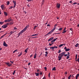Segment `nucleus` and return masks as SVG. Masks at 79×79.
I'll list each match as a JSON object with an SVG mask.
<instances>
[{
    "mask_svg": "<svg viewBox=\"0 0 79 79\" xmlns=\"http://www.w3.org/2000/svg\"><path fill=\"white\" fill-rule=\"evenodd\" d=\"M66 27H65L64 30V31H65V30H66Z\"/></svg>",
    "mask_w": 79,
    "mask_h": 79,
    "instance_id": "774afa93",
    "label": "nucleus"
},
{
    "mask_svg": "<svg viewBox=\"0 0 79 79\" xmlns=\"http://www.w3.org/2000/svg\"><path fill=\"white\" fill-rule=\"evenodd\" d=\"M6 34H7V32H6V33L5 34H4L3 35V36H4L6 35Z\"/></svg>",
    "mask_w": 79,
    "mask_h": 79,
    "instance_id": "5fc2aeb1",
    "label": "nucleus"
},
{
    "mask_svg": "<svg viewBox=\"0 0 79 79\" xmlns=\"http://www.w3.org/2000/svg\"><path fill=\"white\" fill-rule=\"evenodd\" d=\"M47 26H50V25L49 24H48L47 25Z\"/></svg>",
    "mask_w": 79,
    "mask_h": 79,
    "instance_id": "680f3d73",
    "label": "nucleus"
},
{
    "mask_svg": "<svg viewBox=\"0 0 79 79\" xmlns=\"http://www.w3.org/2000/svg\"><path fill=\"white\" fill-rule=\"evenodd\" d=\"M77 54H76V58H75L76 60H77Z\"/></svg>",
    "mask_w": 79,
    "mask_h": 79,
    "instance_id": "58836bf2",
    "label": "nucleus"
},
{
    "mask_svg": "<svg viewBox=\"0 0 79 79\" xmlns=\"http://www.w3.org/2000/svg\"><path fill=\"white\" fill-rule=\"evenodd\" d=\"M69 56H67V59L68 60V59H69Z\"/></svg>",
    "mask_w": 79,
    "mask_h": 79,
    "instance_id": "37998d69",
    "label": "nucleus"
},
{
    "mask_svg": "<svg viewBox=\"0 0 79 79\" xmlns=\"http://www.w3.org/2000/svg\"><path fill=\"white\" fill-rule=\"evenodd\" d=\"M63 44H61L60 45H59V47H62V46H63Z\"/></svg>",
    "mask_w": 79,
    "mask_h": 79,
    "instance_id": "c756f323",
    "label": "nucleus"
},
{
    "mask_svg": "<svg viewBox=\"0 0 79 79\" xmlns=\"http://www.w3.org/2000/svg\"><path fill=\"white\" fill-rule=\"evenodd\" d=\"M69 3H73V2H72V1H71L69 2Z\"/></svg>",
    "mask_w": 79,
    "mask_h": 79,
    "instance_id": "603ef678",
    "label": "nucleus"
},
{
    "mask_svg": "<svg viewBox=\"0 0 79 79\" xmlns=\"http://www.w3.org/2000/svg\"><path fill=\"white\" fill-rule=\"evenodd\" d=\"M61 52V50H59V52H58V53H60Z\"/></svg>",
    "mask_w": 79,
    "mask_h": 79,
    "instance_id": "7c9ffc66",
    "label": "nucleus"
},
{
    "mask_svg": "<svg viewBox=\"0 0 79 79\" xmlns=\"http://www.w3.org/2000/svg\"><path fill=\"white\" fill-rule=\"evenodd\" d=\"M48 76L49 77H50V73H49Z\"/></svg>",
    "mask_w": 79,
    "mask_h": 79,
    "instance_id": "4c0bfd02",
    "label": "nucleus"
},
{
    "mask_svg": "<svg viewBox=\"0 0 79 79\" xmlns=\"http://www.w3.org/2000/svg\"><path fill=\"white\" fill-rule=\"evenodd\" d=\"M52 44H50V43H49V46H51V45H53V43L52 42Z\"/></svg>",
    "mask_w": 79,
    "mask_h": 79,
    "instance_id": "c85d7f7f",
    "label": "nucleus"
},
{
    "mask_svg": "<svg viewBox=\"0 0 79 79\" xmlns=\"http://www.w3.org/2000/svg\"><path fill=\"white\" fill-rule=\"evenodd\" d=\"M25 52H26V53H27V48L24 51Z\"/></svg>",
    "mask_w": 79,
    "mask_h": 79,
    "instance_id": "bb28decb",
    "label": "nucleus"
},
{
    "mask_svg": "<svg viewBox=\"0 0 79 79\" xmlns=\"http://www.w3.org/2000/svg\"><path fill=\"white\" fill-rule=\"evenodd\" d=\"M17 51H18V50H15L13 52V53H15V52H17Z\"/></svg>",
    "mask_w": 79,
    "mask_h": 79,
    "instance_id": "c9c22d12",
    "label": "nucleus"
},
{
    "mask_svg": "<svg viewBox=\"0 0 79 79\" xmlns=\"http://www.w3.org/2000/svg\"><path fill=\"white\" fill-rule=\"evenodd\" d=\"M44 69H45V71H47V67H45L44 68Z\"/></svg>",
    "mask_w": 79,
    "mask_h": 79,
    "instance_id": "864d4df0",
    "label": "nucleus"
},
{
    "mask_svg": "<svg viewBox=\"0 0 79 79\" xmlns=\"http://www.w3.org/2000/svg\"><path fill=\"white\" fill-rule=\"evenodd\" d=\"M1 7L2 10H5V7H4V5H2L1 6Z\"/></svg>",
    "mask_w": 79,
    "mask_h": 79,
    "instance_id": "1a4fd4ad",
    "label": "nucleus"
},
{
    "mask_svg": "<svg viewBox=\"0 0 79 79\" xmlns=\"http://www.w3.org/2000/svg\"><path fill=\"white\" fill-rule=\"evenodd\" d=\"M8 25H9V23H7L6 24L4 25L3 26H2V27L3 29H5V28H6L8 26Z\"/></svg>",
    "mask_w": 79,
    "mask_h": 79,
    "instance_id": "7ed1b4c3",
    "label": "nucleus"
},
{
    "mask_svg": "<svg viewBox=\"0 0 79 79\" xmlns=\"http://www.w3.org/2000/svg\"><path fill=\"white\" fill-rule=\"evenodd\" d=\"M12 64H9V65H8V66H9V67L11 66V65H12Z\"/></svg>",
    "mask_w": 79,
    "mask_h": 79,
    "instance_id": "79ce46f5",
    "label": "nucleus"
},
{
    "mask_svg": "<svg viewBox=\"0 0 79 79\" xmlns=\"http://www.w3.org/2000/svg\"><path fill=\"white\" fill-rule=\"evenodd\" d=\"M27 6H28V7H29V8H30V6H29V4H27Z\"/></svg>",
    "mask_w": 79,
    "mask_h": 79,
    "instance_id": "8fccbe9b",
    "label": "nucleus"
},
{
    "mask_svg": "<svg viewBox=\"0 0 79 79\" xmlns=\"http://www.w3.org/2000/svg\"><path fill=\"white\" fill-rule=\"evenodd\" d=\"M54 48H58V47L57 46H54Z\"/></svg>",
    "mask_w": 79,
    "mask_h": 79,
    "instance_id": "a18cd8bd",
    "label": "nucleus"
},
{
    "mask_svg": "<svg viewBox=\"0 0 79 79\" xmlns=\"http://www.w3.org/2000/svg\"><path fill=\"white\" fill-rule=\"evenodd\" d=\"M45 53H46V54L45 55V56L46 57H47V55H48V52L47 51H46L45 52Z\"/></svg>",
    "mask_w": 79,
    "mask_h": 79,
    "instance_id": "f8f14e48",
    "label": "nucleus"
},
{
    "mask_svg": "<svg viewBox=\"0 0 79 79\" xmlns=\"http://www.w3.org/2000/svg\"><path fill=\"white\" fill-rule=\"evenodd\" d=\"M31 64V63L29 62L28 63V65H30Z\"/></svg>",
    "mask_w": 79,
    "mask_h": 79,
    "instance_id": "69168bd1",
    "label": "nucleus"
},
{
    "mask_svg": "<svg viewBox=\"0 0 79 79\" xmlns=\"http://www.w3.org/2000/svg\"><path fill=\"white\" fill-rule=\"evenodd\" d=\"M13 8V6H10V8H9V9H11Z\"/></svg>",
    "mask_w": 79,
    "mask_h": 79,
    "instance_id": "ea45409f",
    "label": "nucleus"
},
{
    "mask_svg": "<svg viewBox=\"0 0 79 79\" xmlns=\"http://www.w3.org/2000/svg\"><path fill=\"white\" fill-rule=\"evenodd\" d=\"M78 45H79V44L77 43L74 46L76 47H78Z\"/></svg>",
    "mask_w": 79,
    "mask_h": 79,
    "instance_id": "6ab92c4d",
    "label": "nucleus"
},
{
    "mask_svg": "<svg viewBox=\"0 0 79 79\" xmlns=\"http://www.w3.org/2000/svg\"><path fill=\"white\" fill-rule=\"evenodd\" d=\"M10 24L11 25V24H13V22H12L11 23H10Z\"/></svg>",
    "mask_w": 79,
    "mask_h": 79,
    "instance_id": "a19ab883",
    "label": "nucleus"
},
{
    "mask_svg": "<svg viewBox=\"0 0 79 79\" xmlns=\"http://www.w3.org/2000/svg\"><path fill=\"white\" fill-rule=\"evenodd\" d=\"M61 34V33H55V34Z\"/></svg>",
    "mask_w": 79,
    "mask_h": 79,
    "instance_id": "6e6d98bb",
    "label": "nucleus"
},
{
    "mask_svg": "<svg viewBox=\"0 0 79 79\" xmlns=\"http://www.w3.org/2000/svg\"><path fill=\"white\" fill-rule=\"evenodd\" d=\"M3 45L4 47H8V44H6L5 41L3 42Z\"/></svg>",
    "mask_w": 79,
    "mask_h": 79,
    "instance_id": "6e6552de",
    "label": "nucleus"
},
{
    "mask_svg": "<svg viewBox=\"0 0 79 79\" xmlns=\"http://www.w3.org/2000/svg\"><path fill=\"white\" fill-rule=\"evenodd\" d=\"M64 49L65 50V51L66 52H68V51H69L70 50V49L69 48H68L67 49V48L66 47H65L64 48Z\"/></svg>",
    "mask_w": 79,
    "mask_h": 79,
    "instance_id": "0eeeda50",
    "label": "nucleus"
},
{
    "mask_svg": "<svg viewBox=\"0 0 79 79\" xmlns=\"http://www.w3.org/2000/svg\"><path fill=\"white\" fill-rule=\"evenodd\" d=\"M18 36H17V37H19V36L20 35H19V34H18Z\"/></svg>",
    "mask_w": 79,
    "mask_h": 79,
    "instance_id": "13d9d810",
    "label": "nucleus"
},
{
    "mask_svg": "<svg viewBox=\"0 0 79 79\" xmlns=\"http://www.w3.org/2000/svg\"><path fill=\"white\" fill-rule=\"evenodd\" d=\"M4 23V22H0V24H1V25L2 24H3Z\"/></svg>",
    "mask_w": 79,
    "mask_h": 79,
    "instance_id": "b1692460",
    "label": "nucleus"
},
{
    "mask_svg": "<svg viewBox=\"0 0 79 79\" xmlns=\"http://www.w3.org/2000/svg\"><path fill=\"white\" fill-rule=\"evenodd\" d=\"M9 4H10V2L8 1L7 2V5H9Z\"/></svg>",
    "mask_w": 79,
    "mask_h": 79,
    "instance_id": "e433bc0d",
    "label": "nucleus"
},
{
    "mask_svg": "<svg viewBox=\"0 0 79 79\" xmlns=\"http://www.w3.org/2000/svg\"><path fill=\"white\" fill-rule=\"evenodd\" d=\"M71 75H70L68 77V79H70L71 78Z\"/></svg>",
    "mask_w": 79,
    "mask_h": 79,
    "instance_id": "473e14b6",
    "label": "nucleus"
},
{
    "mask_svg": "<svg viewBox=\"0 0 79 79\" xmlns=\"http://www.w3.org/2000/svg\"><path fill=\"white\" fill-rule=\"evenodd\" d=\"M28 2H32V1H33V0H27Z\"/></svg>",
    "mask_w": 79,
    "mask_h": 79,
    "instance_id": "2f4dec72",
    "label": "nucleus"
},
{
    "mask_svg": "<svg viewBox=\"0 0 79 79\" xmlns=\"http://www.w3.org/2000/svg\"><path fill=\"white\" fill-rule=\"evenodd\" d=\"M15 74V71H14L13 73V75H14V74Z\"/></svg>",
    "mask_w": 79,
    "mask_h": 79,
    "instance_id": "09e8293b",
    "label": "nucleus"
},
{
    "mask_svg": "<svg viewBox=\"0 0 79 79\" xmlns=\"http://www.w3.org/2000/svg\"><path fill=\"white\" fill-rule=\"evenodd\" d=\"M70 31H73V30H72V28L70 29Z\"/></svg>",
    "mask_w": 79,
    "mask_h": 79,
    "instance_id": "338daca9",
    "label": "nucleus"
},
{
    "mask_svg": "<svg viewBox=\"0 0 79 79\" xmlns=\"http://www.w3.org/2000/svg\"><path fill=\"white\" fill-rule=\"evenodd\" d=\"M22 52H21L19 55H18V56L19 57V56H21V55H22Z\"/></svg>",
    "mask_w": 79,
    "mask_h": 79,
    "instance_id": "a211bd4d",
    "label": "nucleus"
},
{
    "mask_svg": "<svg viewBox=\"0 0 79 79\" xmlns=\"http://www.w3.org/2000/svg\"><path fill=\"white\" fill-rule=\"evenodd\" d=\"M14 30H17V28H16V27H15L14 28Z\"/></svg>",
    "mask_w": 79,
    "mask_h": 79,
    "instance_id": "3c124183",
    "label": "nucleus"
},
{
    "mask_svg": "<svg viewBox=\"0 0 79 79\" xmlns=\"http://www.w3.org/2000/svg\"><path fill=\"white\" fill-rule=\"evenodd\" d=\"M45 50H46V51H47V50H48V49H47V47L45 48Z\"/></svg>",
    "mask_w": 79,
    "mask_h": 79,
    "instance_id": "f704fd0d",
    "label": "nucleus"
},
{
    "mask_svg": "<svg viewBox=\"0 0 79 79\" xmlns=\"http://www.w3.org/2000/svg\"><path fill=\"white\" fill-rule=\"evenodd\" d=\"M65 53H66L65 52H63L62 53L59 54L58 56L59 61H60V60H61V59L62 57H63V56H68V54H64Z\"/></svg>",
    "mask_w": 79,
    "mask_h": 79,
    "instance_id": "f257e3e1",
    "label": "nucleus"
},
{
    "mask_svg": "<svg viewBox=\"0 0 79 79\" xmlns=\"http://www.w3.org/2000/svg\"><path fill=\"white\" fill-rule=\"evenodd\" d=\"M46 77H44L42 79H45Z\"/></svg>",
    "mask_w": 79,
    "mask_h": 79,
    "instance_id": "e2e57ef3",
    "label": "nucleus"
},
{
    "mask_svg": "<svg viewBox=\"0 0 79 79\" xmlns=\"http://www.w3.org/2000/svg\"><path fill=\"white\" fill-rule=\"evenodd\" d=\"M36 57H37V53H35V54L34 55V58H36Z\"/></svg>",
    "mask_w": 79,
    "mask_h": 79,
    "instance_id": "dca6fc26",
    "label": "nucleus"
},
{
    "mask_svg": "<svg viewBox=\"0 0 79 79\" xmlns=\"http://www.w3.org/2000/svg\"><path fill=\"white\" fill-rule=\"evenodd\" d=\"M5 23H7V22H8V20H6L4 21Z\"/></svg>",
    "mask_w": 79,
    "mask_h": 79,
    "instance_id": "72a5a7b5",
    "label": "nucleus"
},
{
    "mask_svg": "<svg viewBox=\"0 0 79 79\" xmlns=\"http://www.w3.org/2000/svg\"><path fill=\"white\" fill-rule=\"evenodd\" d=\"M15 32H16V31H11L10 32V33H9V34H10V35H11V34H13V33H15Z\"/></svg>",
    "mask_w": 79,
    "mask_h": 79,
    "instance_id": "4468645a",
    "label": "nucleus"
},
{
    "mask_svg": "<svg viewBox=\"0 0 79 79\" xmlns=\"http://www.w3.org/2000/svg\"><path fill=\"white\" fill-rule=\"evenodd\" d=\"M71 77H72V78H74V76H73V75H72V76H71Z\"/></svg>",
    "mask_w": 79,
    "mask_h": 79,
    "instance_id": "052dcab7",
    "label": "nucleus"
},
{
    "mask_svg": "<svg viewBox=\"0 0 79 79\" xmlns=\"http://www.w3.org/2000/svg\"><path fill=\"white\" fill-rule=\"evenodd\" d=\"M54 39V37H52L51 38H50L48 40V42H50V41H51L52 40H53V39Z\"/></svg>",
    "mask_w": 79,
    "mask_h": 79,
    "instance_id": "9b49d317",
    "label": "nucleus"
},
{
    "mask_svg": "<svg viewBox=\"0 0 79 79\" xmlns=\"http://www.w3.org/2000/svg\"><path fill=\"white\" fill-rule=\"evenodd\" d=\"M55 70V71H56V68L55 67H54V68H52V71H53V70Z\"/></svg>",
    "mask_w": 79,
    "mask_h": 79,
    "instance_id": "5701e85b",
    "label": "nucleus"
},
{
    "mask_svg": "<svg viewBox=\"0 0 79 79\" xmlns=\"http://www.w3.org/2000/svg\"><path fill=\"white\" fill-rule=\"evenodd\" d=\"M29 25H27V26L25 27L24 28L23 30H22L19 33V35H21V34H23L24 32L25 31H26V30H27V29L28 27H29Z\"/></svg>",
    "mask_w": 79,
    "mask_h": 79,
    "instance_id": "f03ea898",
    "label": "nucleus"
},
{
    "mask_svg": "<svg viewBox=\"0 0 79 79\" xmlns=\"http://www.w3.org/2000/svg\"><path fill=\"white\" fill-rule=\"evenodd\" d=\"M62 29H63V28H59V29H58V31H61V30H62Z\"/></svg>",
    "mask_w": 79,
    "mask_h": 79,
    "instance_id": "cd10ccee",
    "label": "nucleus"
},
{
    "mask_svg": "<svg viewBox=\"0 0 79 79\" xmlns=\"http://www.w3.org/2000/svg\"><path fill=\"white\" fill-rule=\"evenodd\" d=\"M10 63H13V61H10Z\"/></svg>",
    "mask_w": 79,
    "mask_h": 79,
    "instance_id": "bf43d9fd",
    "label": "nucleus"
},
{
    "mask_svg": "<svg viewBox=\"0 0 79 79\" xmlns=\"http://www.w3.org/2000/svg\"><path fill=\"white\" fill-rule=\"evenodd\" d=\"M53 30H51L48 33H47L46 35H45V36H46V35H48L49 34H51L52 32H53Z\"/></svg>",
    "mask_w": 79,
    "mask_h": 79,
    "instance_id": "20e7f679",
    "label": "nucleus"
},
{
    "mask_svg": "<svg viewBox=\"0 0 79 79\" xmlns=\"http://www.w3.org/2000/svg\"><path fill=\"white\" fill-rule=\"evenodd\" d=\"M35 74H36V76H38L39 75V73H35Z\"/></svg>",
    "mask_w": 79,
    "mask_h": 79,
    "instance_id": "aec40b11",
    "label": "nucleus"
},
{
    "mask_svg": "<svg viewBox=\"0 0 79 79\" xmlns=\"http://www.w3.org/2000/svg\"><path fill=\"white\" fill-rule=\"evenodd\" d=\"M66 32H67V31H64V30H63V32L62 33V34H63V33Z\"/></svg>",
    "mask_w": 79,
    "mask_h": 79,
    "instance_id": "a878e982",
    "label": "nucleus"
},
{
    "mask_svg": "<svg viewBox=\"0 0 79 79\" xmlns=\"http://www.w3.org/2000/svg\"><path fill=\"white\" fill-rule=\"evenodd\" d=\"M50 49H54L55 48V47H51L50 48Z\"/></svg>",
    "mask_w": 79,
    "mask_h": 79,
    "instance_id": "393cba45",
    "label": "nucleus"
},
{
    "mask_svg": "<svg viewBox=\"0 0 79 79\" xmlns=\"http://www.w3.org/2000/svg\"><path fill=\"white\" fill-rule=\"evenodd\" d=\"M7 20L8 21V22H10V21H11L12 20L11 19V18H10L7 19Z\"/></svg>",
    "mask_w": 79,
    "mask_h": 79,
    "instance_id": "f3484780",
    "label": "nucleus"
},
{
    "mask_svg": "<svg viewBox=\"0 0 79 79\" xmlns=\"http://www.w3.org/2000/svg\"><path fill=\"white\" fill-rule=\"evenodd\" d=\"M55 29H56V27H55V26H54V29H52V30L53 31H54V30H55Z\"/></svg>",
    "mask_w": 79,
    "mask_h": 79,
    "instance_id": "412c9836",
    "label": "nucleus"
},
{
    "mask_svg": "<svg viewBox=\"0 0 79 79\" xmlns=\"http://www.w3.org/2000/svg\"><path fill=\"white\" fill-rule=\"evenodd\" d=\"M61 5V4L59 3H57L56 5V7L57 8H60V6Z\"/></svg>",
    "mask_w": 79,
    "mask_h": 79,
    "instance_id": "39448f33",
    "label": "nucleus"
},
{
    "mask_svg": "<svg viewBox=\"0 0 79 79\" xmlns=\"http://www.w3.org/2000/svg\"><path fill=\"white\" fill-rule=\"evenodd\" d=\"M3 37H4V36H3V35L0 38V39H2V38H3Z\"/></svg>",
    "mask_w": 79,
    "mask_h": 79,
    "instance_id": "c03bdc74",
    "label": "nucleus"
},
{
    "mask_svg": "<svg viewBox=\"0 0 79 79\" xmlns=\"http://www.w3.org/2000/svg\"><path fill=\"white\" fill-rule=\"evenodd\" d=\"M65 74H68V72H66L65 73Z\"/></svg>",
    "mask_w": 79,
    "mask_h": 79,
    "instance_id": "4d7b16f0",
    "label": "nucleus"
},
{
    "mask_svg": "<svg viewBox=\"0 0 79 79\" xmlns=\"http://www.w3.org/2000/svg\"><path fill=\"white\" fill-rule=\"evenodd\" d=\"M76 4H77V3L76 2H75L73 3V5H76Z\"/></svg>",
    "mask_w": 79,
    "mask_h": 79,
    "instance_id": "49530a36",
    "label": "nucleus"
},
{
    "mask_svg": "<svg viewBox=\"0 0 79 79\" xmlns=\"http://www.w3.org/2000/svg\"><path fill=\"white\" fill-rule=\"evenodd\" d=\"M12 2H13V3L14 4L13 8H15V7L16 6V1H15L13 0V1Z\"/></svg>",
    "mask_w": 79,
    "mask_h": 79,
    "instance_id": "423d86ee",
    "label": "nucleus"
},
{
    "mask_svg": "<svg viewBox=\"0 0 79 79\" xmlns=\"http://www.w3.org/2000/svg\"><path fill=\"white\" fill-rule=\"evenodd\" d=\"M56 39H58V38H56V39H54L53 40H52L51 41V43H53V42H55V41H56Z\"/></svg>",
    "mask_w": 79,
    "mask_h": 79,
    "instance_id": "9d476101",
    "label": "nucleus"
},
{
    "mask_svg": "<svg viewBox=\"0 0 79 79\" xmlns=\"http://www.w3.org/2000/svg\"><path fill=\"white\" fill-rule=\"evenodd\" d=\"M79 76V74H77L76 76V79H77V77Z\"/></svg>",
    "mask_w": 79,
    "mask_h": 79,
    "instance_id": "ddd939ff",
    "label": "nucleus"
},
{
    "mask_svg": "<svg viewBox=\"0 0 79 79\" xmlns=\"http://www.w3.org/2000/svg\"><path fill=\"white\" fill-rule=\"evenodd\" d=\"M37 37H31V38H33V39H34V38H37Z\"/></svg>",
    "mask_w": 79,
    "mask_h": 79,
    "instance_id": "de8ad7c7",
    "label": "nucleus"
},
{
    "mask_svg": "<svg viewBox=\"0 0 79 79\" xmlns=\"http://www.w3.org/2000/svg\"><path fill=\"white\" fill-rule=\"evenodd\" d=\"M35 35H36V36H37L38 35V34H35V35H31V36H35Z\"/></svg>",
    "mask_w": 79,
    "mask_h": 79,
    "instance_id": "4be33fe9",
    "label": "nucleus"
},
{
    "mask_svg": "<svg viewBox=\"0 0 79 79\" xmlns=\"http://www.w3.org/2000/svg\"><path fill=\"white\" fill-rule=\"evenodd\" d=\"M6 64H7V65H9L10 64L8 63H6Z\"/></svg>",
    "mask_w": 79,
    "mask_h": 79,
    "instance_id": "0e129e2a",
    "label": "nucleus"
},
{
    "mask_svg": "<svg viewBox=\"0 0 79 79\" xmlns=\"http://www.w3.org/2000/svg\"><path fill=\"white\" fill-rule=\"evenodd\" d=\"M4 14L5 15V16H7L8 15V14H7V13L6 12H4Z\"/></svg>",
    "mask_w": 79,
    "mask_h": 79,
    "instance_id": "2eb2a0df",
    "label": "nucleus"
}]
</instances>
